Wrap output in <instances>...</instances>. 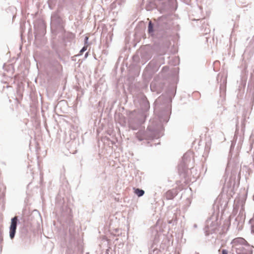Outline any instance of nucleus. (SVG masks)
Returning <instances> with one entry per match:
<instances>
[{"label":"nucleus","mask_w":254,"mask_h":254,"mask_svg":"<svg viewBox=\"0 0 254 254\" xmlns=\"http://www.w3.org/2000/svg\"><path fill=\"white\" fill-rule=\"evenodd\" d=\"M222 254H228V252L226 250H223L222 251Z\"/></svg>","instance_id":"obj_7"},{"label":"nucleus","mask_w":254,"mask_h":254,"mask_svg":"<svg viewBox=\"0 0 254 254\" xmlns=\"http://www.w3.org/2000/svg\"><path fill=\"white\" fill-rule=\"evenodd\" d=\"M134 193L139 197L142 196L144 191L142 190H140L139 189H136L134 190Z\"/></svg>","instance_id":"obj_4"},{"label":"nucleus","mask_w":254,"mask_h":254,"mask_svg":"<svg viewBox=\"0 0 254 254\" xmlns=\"http://www.w3.org/2000/svg\"><path fill=\"white\" fill-rule=\"evenodd\" d=\"M232 250L237 254H248L249 244L244 238L238 237L234 239L232 242Z\"/></svg>","instance_id":"obj_1"},{"label":"nucleus","mask_w":254,"mask_h":254,"mask_svg":"<svg viewBox=\"0 0 254 254\" xmlns=\"http://www.w3.org/2000/svg\"><path fill=\"white\" fill-rule=\"evenodd\" d=\"M176 194L177 193L174 192L173 190H169L166 193V197L167 199H172L176 195Z\"/></svg>","instance_id":"obj_3"},{"label":"nucleus","mask_w":254,"mask_h":254,"mask_svg":"<svg viewBox=\"0 0 254 254\" xmlns=\"http://www.w3.org/2000/svg\"><path fill=\"white\" fill-rule=\"evenodd\" d=\"M153 31V25L151 23V22H150L148 25V32L149 33H151Z\"/></svg>","instance_id":"obj_5"},{"label":"nucleus","mask_w":254,"mask_h":254,"mask_svg":"<svg viewBox=\"0 0 254 254\" xmlns=\"http://www.w3.org/2000/svg\"><path fill=\"white\" fill-rule=\"evenodd\" d=\"M17 222V217H14L11 219V225L10 227V237L11 239H13L14 237Z\"/></svg>","instance_id":"obj_2"},{"label":"nucleus","mask_w":254,"mask_h":254,"mask_svg":"<svg viewBox=\"0 0 254 254\" xmlns=\"http://www.w3.org/2000/svg\"><path fill=\"white\" fill-rule=\"evenodd\" d=\"M87 50V47L84 46L82 48V49L80 50V54H82L84 51H85Z\"/></svg>","instance_id":"obj_6"},{"label":"nucleus","mask_w":254,"mask_h":254,"mask_svg":"<svg viewBox=\"0 0 254 254\" xmlns=\"http://www.w3.org/2000/svg\"><path fill=\"white\" fill-rule=\"evenodd\" d=\"M88 38L87 37H86L85 38V40H86V41H87V40H88Z\"/></svg>","instance_id":"obj_8"}]
</instances>
